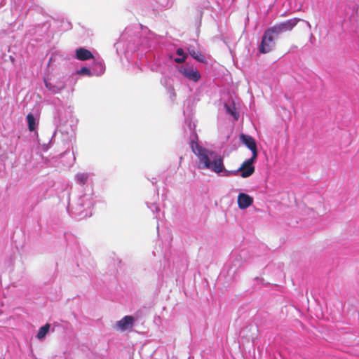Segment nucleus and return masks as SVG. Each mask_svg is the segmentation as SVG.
I'll use <instances>...</instances> for the list:
<instances>
[{
	"label": "nucleus",
	"mask_w": 359,
	"mask_h": 359,
	"mask_svg": "<svg viewBox=\"0 0 359 359\" xmlns=\"http://www.w3.org/2000/svg\"><path fill=\"white\" fill-rule=\"evenodd\" d=\"M191 147L192 151L198 156L200 162L203 164V168L211 170L215 173L224 171V175L226 176V170L223 163V158L220 155L202 147L194 140L191 142Z\"/></svg>",
	"instance_id": "f257e3e1"
},
{
	"label": "nucleus",
	"mask_w": 359,
	"mask_h": 359,
	"mask_svg": "<svg viewBox=\"0 0 359 359\" xmlns=\"http://www.w3.org/2000/svg\"><path fill=\"white\" fill-rule=\"evenodd\" d=\"M279 35L271 27L265 30L262 38L259 50L261 53L266 54L271 52L276 46V42Z\"/></svg>",
	"instance_id": "f03ea898"
},
{
	"label": "nucleus",
	"mask_w": 359,
	"mask_h": 359,
	"mask_svg": "<svg viewBox=\"0 0 359 359\" xmlns=\"http://www.w3.org/2000/svg\"><path fill=\"white\" fill-rule=\"evenodd\" d=\"M257 158L251 156V158L245 161L238 170L233 171H226V176H229L231 175H236L238 173H240V176L243 178L249 177L255 171V168L253 165V163L256 161Z\"/></svg>",
	"instance_id": "7ed1b4c3"
},
{
	"label": "nucleus",
	"mask_w": 359,
	"mask_h": 359,
	"mask_svg": "<svg viewBox=\"0 0 359 359\" xmlns=\"http://www.w3.org/2000/svg\"><path fill=\"white\" fill-rule=\"evenodd\" d=\"M301 20L297 18L289 19L285 22L277 23L271 27L278 35L291 31Z\"/></svg>",
	"instance_id": "20e7f679"
},
{
	"label": "nucleus",
	"mask_w": 359,
	"mask_h": 359,
	"mask_svg": "<svg viewBox=\"0 0 359 359\" xmlns=\"http://www.w3.org/2000/svg\"><path fill=\"white\" fill-rule=\"evenodd\" d=\"M240 140L252 151V156L257 158L258 151L255 139L250 135L241 134L240 135Z\"/></svg>",
	"instance_id": "39448f33"
},
{
	"label": "nucleus",
	"mask_w": 359,
	"mask_h": 359,
	"mask_svg": "<svg viewBox=\"0 0 359 359\" xmlns=\"http://www.w3.org/2000/svg\"><path fill=\"white\" fill-rule=\"evenodd\" d=\"M180 72L190 81L196 82L201 79L200 72L194 67H181Z\"/></svg>",
	"instance_id": "423d86ee"
},
{
	"label": "nucleus",
	"mask_w": 359,
	"mask_h": 359,
	"mask_svg": "<svg viewBox=\"0 0 359 359\" xmlns=\"http://www.w3.org/2000/svg\"><path fill=\"white\" fill-rule=\"evenodd\" d=\"M135 322V319L132 316H126L120 320L117 321L116 326L118 329L124 331L129 328H132Z\"/></svg>",
	"instance_id": "0eeeda50"
},
{
	"label": "nucleus",
	"mask_w": 359,
	"mask_h": 359,
	"mask_svg": "<svg viewBox=\"0 0 359 359\" xmlns=\"http://www.w3.org/2000/svg\"><path fill=\"white\" fill-rule=\"evenodd\" d=\"M253 203V198L250 196L240 193L238 196V205L240 209H246Z\"/></svg>",
	"instance_id": "6e6552de"
},
{
	"label": "nucleus",
	"mask_w": 359,
	"mask_h": 359,
	"mask_svg": "<svg viewBox=\"0 0 359 359\" xmlns=\"http://www.w3.org/2000/svg\"><path fill=\"white\" fill-rule=\"evenodd\" d=\"M76 56L78 60L82 61L93 58L92 53L83 48H80L76 50Z\"/></svg>",
	"instance_id": "1a4fd4ad"
},
{
	"label": "nucleus",
	"mask_w": 359,
	"mask_h": 359,
	"mask_svg": "<svg viewBox=\"0 0 359 359\" xmlns=\"http://www.w3.org/2000/svg\"><path fill=\"white\" fill-rule=\"evenodd\" d=\"M224 107L226 112L231 114L233 117L234 120L237 121L239 118V113L236 111L234 102L230 105L225 104Z\"/></svg>",
	"instance_id": "9d476101"
},
{
	"label": "nucleus",
	"mask_w": 359,
	"mask_h": 359,
	"mask_svg": "<svg viewBox=\"0 0 359 359\" xmlns=\"http://www.w3.org/2000/svg\"><path fill=\"white\" fill-rule=\"evenodd\" d=\"M50 329V325L46 323L45 325L42 326L39 328V332L37 333L36 337L39 339H42L47 334L48 330Z\"/></svg>",
	"instance_id": "9b49d317"
},
{
	"label": "nucleus",
	"mask_w": 359,
	"mask_h": 359,
	"mask_svg": "<svg viewBox=\"0 0 359 359\" xmlns=\"http://www.w3.org/2000/svg\"><path fill=\"white\" fill-rule=\"evenodd\" d=\"M189 53L196 60L201 62H205V56L201 52L194 49H189Z\"/></svg>",
	"instance_id": "f8f14e48"
},
{
	"label": "nucleus",
	"mask_w": 359,
	"mask_h": 359,
	"mask_svg": "<svg viewBox=\"0 0 359 359\" xmlns=\"http://www.w3.org/2000/svg\"><path fill=\"white\" fill-rule=\"evenodd\" d=\"M27 120L28 123V128L29 131H34L36 128V122L34 116L32 114H28L27 116Z\"/></svg>",
	"instance_id": "ddd939ff"
},
{
	"label": "nucleus",
	"mask_w": 359,
	"mask_h": 359,
	"mask_svg": "<svg viewBox=\"0 0 359 359\" xmlns=\"http://www.w3.org/2000/svg\"><path fill=\"white\" fill-rule=\"evenodd\" d=\"M88 178V175L86 173H79L76 175V180L82 184H84Z\"/></svg>",
	"instance_id": "4468645a"
},
{
	"label": "nucleus",
	"mask_w": 359,
	"mask_h": 359,
	"mask_svg": "<svg viewBox=\"0 0 359 359\" xmlns=\"http://www.w3.org/2000/svg\"><path fill=\"white\" fill-rule=\"evenodd\" d=\"M78 74L90 76L91 72L88 68L84 67H82L79 71H78Z\"/></svg>",
	"instance_id": "2eb2a0df"
},
{
	"label": "nucleus",
	"mask_w": 359,
	"mask_h": 359,
	"mask_svg": "<svg viewBox=\"0 0 359 359\" xmlns=\"http://www.w3.org/2000/svg\"><path fill=\"white\" fill-rule=\"evenodd\" d=\"M186 59H187V55H184V57L175 58V62L177 64H182L185 62Z\"/></svg>",
	"instance_id": "dca6fc26"
},
{
	"label": "nucleus",
	"mask_w": 359,
	"mask_h": 359,
	"mask_svg": "<svg viewBox=\"0 0 359 359\" xmlns=\"http://www.w3.org/2000/svg\"><path fill=\"white\" fill-rule=\"evenodd\" d=\"M176 53L178 55H180L182 57H184V55H186L182 48H178L177 49Z\"/></svg>",
	"instance_id": "f3484780"
},
{
	"label": "nucleus",
	"mask_w": 359,
	"mask_h": 359,
	"mask_svg": "<svg viewBox=\"0 0 359 359\" xmlns=\"http://www.w3.org/2000/svg\"><path fill=\"white\" fill-rule=\"evenodd\" d=\"M45 84H46V86L47 88H49V84L48 83V82H47V81H45Z\"/></svg>",
	"instance_id": "a211bd4d"
}]
</instances>
